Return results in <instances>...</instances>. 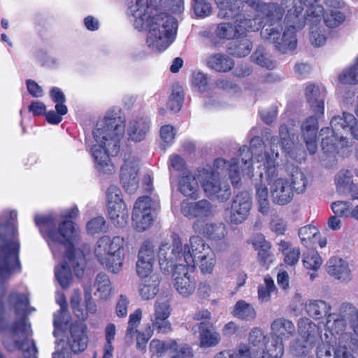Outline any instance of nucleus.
Instances as JSON below:
<instances>
[{"instance_id":"obj_1","label":"nucleus","mask_w":358,"mask_h":358,"mask_svg":"<svg viewBox=\"0 0 358 358\" xmlns=\"http://www.w3.org/2000/svg\"><path fill=\"white\" fill-rule=\"evenodd\" d=\"M294 132L287 125L282 124L279 129V138L282 150L291 158L296 161L301 162L305 159V152L301 147L296 146L293 142ZM278 137H272L269 148H266L262 141L259 137L252 138L250 141V149L247 146L240 148V157L238 167L241 173L248 177L254 176L252 166V160L257 164V173L262 182H268L270 186L271 197L273 203L279 205H285L289 203L293 196V191L289 182L283 178H278L279 163Z\"/></svg>"},{"instance_id":"obj_2","label":"nucleus","mask_w":358,"mask_h":358,"mask_svg":"<svg viewBox=\"0 0 358 358\" xmlns=\"http://www.w3.org/2000/svg\"><path fill=\"white\" fill-rule=\"evenodd\" d=\"M35 222L54 257L64 251V262L55 266V275L62 288L69 287L72 281L70 267L78 278H81L86 264L83 252L76 247L78 231L75 223L64 220L56 227V219L53 215H37Z\"/></svg>"},{"instance_id":"obj_3","label":"nucleus","mask_w":358,"mask_h":358,"mask_svg":"<svg viewBox=\"0 0 358 358\" xmlns=\"http://www.w3.org/2000/svg\"><path fill=\"white\" fill-rule=\"evenodd\" d=\"M228 173L233 185H238L241 180L238 159L227 162L224 159L215 161L213 169H199L195 172L186 171L180 176L178 188L185 196L197 197L199 184L207 196L220 201L228 200L231 196L229 185L221 181V177Z\"/></svg>"},{"instance_id":"obj_4","label":"nucleus","mask_w":358,"mask_h":358,"mask_svg":"<svg viewBox=\"0 0 358 358\" xmlns=\"http://www.w3.org/2000/svg\"><path fill=\"white\" fill-rule=\"evenodd\" d=\"M127 15L136 29H148L146 44L152 51L163 52L174 41L178 21L166 13H153L148 0H132Z\"/></svg>"},{"instance_id":"obj_5","label":"nucleus","mask_w":358,"mask_h":358,"mask_svg":"<svg viewBox=\"0 0 358 358\" xmlns=\"http://www.w3.org/2000/svg\"><path fill=\"white\" fill-rule=\"evenodd\" d=\"M125 131V118L118 108L109 110L97 122L93 131L94 143L91 148L96 169L103 173H111L114 167L110 157L117 155Z\"/></svg>"},{"instance_id":"obj_6","label":"nucleus","mask_w":358,"mask_h":358,"mask_svg":"<svg viewBox=\"0 0 358 358\" xmlns=\"http://www.w3.org/2000/svg\"><path fill=\"white\" fill-rule=\"evenodd\" d=\"M347 322L358 335V312L355 306L345 304L341 308V315H330L327 323L336 347L331 346L329 341L322 342L317 348V358H356L348 348H354L357 341L346 331Z\"/></svg>"},{"instance_id":"obj_7","label":"nucleus","mask_w":358,"mask_h":358,"mask_svg":"<svg viewBox=\"0 0 358 358\" xmlns=\"http://www.w3.org/2000/svg\"><path fill=\"white\" fill-rule=\"evenodd\" d=\"M6 306L14 309L20 317L12 327L13 345L6 344L9 350L17 349L22 352L24 358H37L38 350L31 338L32 330L26 315L29 313V299L27 294L13 292L9 294L6 301L1 302V308Z\"/></svg>"},{"instance_id":"obj_8","label":"nucleus","mask_w":358,"mask_h":358,"mask_svg":"<svg viewBox=\"0 0 358 358\" xmlns=\"http://www.w3.org/2000/svg\"><path fill=\"white\" fill-rule=\"evenodd\" d=\"M17 213L4 210L1 215V297L6 285L3 281L10 279L22 270L19 260L20 243L17 232Z\"/></svg>"},{"instance_id":"obj_9","label":"nucleus","mask_w":358,"mask_h":358,"mask_svg":"<svg viewBox=\"0 0 358 358\" xmlns=\"http://www.w3.org/2000/svg\"><path fill=\"white\" fill-rule=\"evenodd\" d=\"M276 6L278 10L281 11V15L279 18L275 16L272 18L267 17L266 11L257 10L260 13V20L262 24L264 23L261 31L262 38L268 42L273 43L276 49L282 53L294 50L297 45V38L296 31L302 28L296 27L294 23H289L285 17V29L281 34V27L278 24V22L282 19L284 14V8H280L278 3H268Z\"/></svg>"},{"instance_id":"obj_10","label":"nucleus","mask_w":358,"mask_h":358,"mask_svg":"<svg viewBox=\"0 0 358 358\" xmlns=\"http://www.w3.org/2000/svg\"><path fill=\"white\" fill-rule=\"evenodd\" d=\"M301 6H296L294 0H281L280 8L287 9L286 20L294 23L298 28H303L306 23L322 21L324 8L320 0H299Z\"/></svg>"},{"instance_id":"obj_11","label":"nucleus","mask_w":358,"mask_h":358,"mask_svg":"<svg viewBox=\"0 0 358 358\" xmlns=\"http://www.w3.org/2000/svg\"><path fill=\"white\" fill-rule=\"evenodd\" d=\"M183 261L193 269L198 265L202 273H211L216 264L215 254L210 246L200 236L190 237L183 245Z\"/></svg>"},{"instance_id":"obj_12","label":"nucleus","mask_w":358,"mask_h":358,"mask_svg":"<svg viewBox=\"0 0 358 358\" xmlns=\"http://www.w3.org/2000/svg\"><path fill=\"white\" fill-rule=\"evenodd\" d=\"M123 238L108 236L100 238L94 248V255L100 264L113 273L120 271L124 259Z\"/></svg>"},{"instance_id":"obj_13","label":"nucleus","mask_w":358,"mask_h":358,"mask_svg":"<svg viewBox=\"0 0 358 358\" xmlns=\"http://www.w3.org/2000/svg\"><path fill=\"white\" fill-rule=\"evenodd\" d=\"M294 323L285 317L275 319L271 324V333L266 344V350L272 358H281L284 354L283 340L295 334Z\"/></svg>"},{"instance_id":"obj_14","label":"nucleus","mask_w":358,"mask_h":358,"mask_svg":"<svg viewBox=\"0 0 358 358\" xmlns=\"http://www.w3.org/2000/svg\"><path fill=\"white\" fill-rule=\"evenodd\" d=\"M229 18H236L234 24L231 22H222L217 25L215 34L220 39L230 40L235 37L244 35L246 31L258 30L262 24L260 20V13L255 10L253 18H246L245 15L240 13Z\"/></svg>"},{"instance_id":"obj_15","label":"nucleus","mask_w":358,"mask_h":358,"mask_svg":"<svg viewBox=\"0 0 358 358\" xmlns=\"http://www.w3.org/2000/svg\"><path fill=\"white\" fill-rule=\"evenodd\" d=\"M218 8L219 17H230L237 15L240 10H243L245 5H248L255 10H264L267 17L272 18L275 16L279 18L281 11L273 4H266L261 0H215Z\"/></svg>"},{"instance_id":"obj_16","label":"nucleus","mask_w":358,"mask_h":358,"mask_svg":"<svg viewBox=\"0 0 358 358\" xmlns=\"http://www.w3.org/2000/svg\"><path fill=\"white\" fill-rule=\"evenodd\" d=\"M159 264L164 272L182 268L185 266L183 261V245L179 238H174L171 242H162L158 248Z\"/></svg>"},{"instance_id":"obj_17","label":"nucleus","mask_w":358,"mask_h":358,"mask_svg":"<svg viewBox=\"0 0 358 358\" xmlns=\"http://www.w3.org/2000/svg\"><path fill=\"white\" fill-rule=\"evenodd\" d=\"M297 329L299 338L292 343L291 350L297 355L306 354L313 349L320 338L319 329L306 317L299 319Z\"/></svg>"},{"instance_id":"obj_18","label":"nucleus","mask_w":358,"mask_h":358,"mask_svg":"<svg viewBox=\"0 0 358 358\" xmlns=\"http://www.w3.org/2000/svg\"><path fill=\"white\" fill-rule=\"evenodd\" d=\"M155 202L149 196L139 197L136 201L132 212V225L139 231L149 229L153 223Z\"/></svg>"},{"instance_id":"obj_19","label":"nucleus","mask_w":358,"mask_h":358,"mask_svg":"<svg viewBox=\"0 0 358 358\" xmlns=\"http://www.w3.org/2000/svg\"><path fill=\"white\" fill-rule=\"evenodd\" d=\"M171 310L170 301L166 297H159L155 302L150 321L152 327L158 333L167 334L171 331V324L169 320Z\"/></svg>"},{"instance_id":"obj_20","label":"nucleus","mask_w":358,"mask_h":358,"mask_svg":"<svg viewBox=\"0 0 358 358\" xmlns=\"http://www.w3.org/2000/svg\"><path fill=\"white\" fill-rule=\"evenodd\" d=\"M155 262V245L150 241H145L138 251L136 269L138 275L147 278L152 275Z\"/></svg>"},{"instance_id":"obj_21","label":"nucleus","mask_w":358,"mask_h":358,"mask_svg":"<svg viewBox=\"0 0 358 358\" xmlns=\"http://www.w3.org/2000/svg\"><path fill=\"white\" fill-rule=\"evenodd\" d=\"M138 162L131 154L125 155L124 163L120 169V179L124 188L129 194L136 192L138 186Z\"/></svg>"},{"instance_id":"obj_22","label":"nucleus","mask_w":358,"mask_h":358,"mask_svg":"<svg viewBox=\"0 0 358 358\" xmlns=\"http://www.w3.org/2000/svg\"><path fill=\"white\" fill-rule=\"evenodd\" d=\"M252 207V198L247 192L238 193L233 199L229 221L233 224L243 223L249 216Z\"/></svg>"},{"instance_id":"obj_23","label":"nucleus","mask_w":358,"mask_h":358,"mask_svg":"<svg viewBox=\"0 0 358 358\" xmlns=\"http://www.w3.org/2000/svg\"><path fill=\"white\" fill-rule=\"evenodd\" d=\"M180 212L189 219L196 218V221L203 222V219L213 215V206L211 203L206 199H201L198 201H191L185 199L180 204Z\"/></svg>"},{"instance_id":"obj_24","label":"nucleus","mask_w":358,"mask_h":358,"mask_svg":"<svg viewBox=\"0 0 358 358\" xmlns=\"http://www.w3.org/2000/svg\"><path fill=\"white\" fill-rule=\"evenodd\" d=\"M89 337L87 327L83 323H75L70 326L66 346L74 354L83 352L87 347Z\"/></svg>"},{"instance_id":"obj_25","label":"nucleus","mask_w":358,"mask_h":358,"mask_svg":"<svg viewBox=\"0 0 358 358\" xmlns=\"http://www.w3.org/2000/svg\"><path fill=\"white\" fill-rule=\"evenodd\" d=\"M304 94L313 113L320 117L324 115L326 89L322 84L307 83Z\"/></svg>"},{"instance_id":"obj_26","label":"nucleus","mask_w":358,"mask_h":358,"mask_svg":"<svg viewBox=\"0 0 358 358\" xmlns=\"http://www.w3.org/2000/svg\"><path fill=\"white\" fill-rule=\"evenodd\" d=\"M188 266L172 272L173 285L177 292L183 297L191 296L196 289V280L187 271Z\"/></svg>"},{"instance_id":"obj_27","label":"nucleus","mask_w":358,"mask_h":358,"mask_svg":"<svg viewBox=\"0 0 358 358\" xmlns=\"http://www.w3.org/2000/svg\"><path fill=\"white\" fill-rule=\"evenodd\" d=\"M194 334L199 333V346L202 348H211L217 345L220 341V335L218 332L207 327L205 322H198L187 327Z\"/></svg>"},{"instance_id":"obj_28","label":"nucleus","mask_w":358,"mask_h":358,"mask_svg":"<svg viewBox=\"0 0 358 358\" xmlns=\"http://www.w3.org/2000/svg\"><path fill=\"white\" fill-rule=\"evenodd\" d=\"M193 229L195 231L203 234L213 241L223 240L227 234V229L222 222H194Z\"/></svg>"},{"instance_id":"obj_29","label":"nucleus","mask_w":358,"mask_h":358,"mask_svg":"<svg viewBox=\"0 0 358 358\" xmlns=\"http://www.w3.org/2000/svg\"><path fill=\"white\" fill-rule=\"evenodd\" d=\"M327 272L335 279L348 282L351 280V271L348 263L338 257H331L327 263Z\"/></svg>"},{"instance_id":"obj_30","label":"nucleus","mask_w":358,"mask_h":358,"mask_svg":"<svg viewBox=\"0 0 358 358\" xmlns=\"http://www.w3.org/2000/svg\"><path fill=\"white\" fill-rule=\"evenodd\" d=\"M318 118L314 114V116L306 118L301 124L302 136L306 148L311 155L315 154L317 149L316 134L318 129Z\"/></svg>"},{"instance_id":"obj_31","label":"nucleus","mask_w":358,"mask_h":358,"mask_svg":"<svg viewBox=\"0 0 358 358\" xmlns=\"http://www.w3.org/2000/svg\"><path fill=\"white\" fill-rule=\"evenodd\" d=\"M150 121L148 117L134 118L127 124V134L130 141L141 142L150 130Z\"/></svg>"},{"instance_id":"obj_32","label":"nucleus","mask_w":358,"mask_h":358,"mask_svg":"<svg viewBox=\"0 0 358 358\" xmlns=\"http://www.w3.org/2000/svg\"><path fill=\"white\" fill-rule=\"evenodd\" d=\"M346 304L352 306L351 303H346ZM343 305H345V303H343L341 306L340 308H341V307ZM352 306H354L352 305ZM330 310H331V306L328 303H327L325 301H321V300L309 301L306 304V310L307 313L308 314L309 316H310L315 319H320V318L327 315V321H328L330 315H341V309H339L338 314H335V313L330 314V313H329ZM326 323H327V322H326ZM325 326H326L327 330L331 334V331L327 328V324H325Z\"/></svg>"},{"instance_id":"obj_33","label":"nucleus","mask_w":358,"mask_h":358,"mask_svg":"<svg viewBox=\"0 0 358 358\" xmlns=\"http://www.w3.org/2000/svg\"><path fill=\"white\" fill-rule=\"evenodd\" d=\"M108 213L110 220L115 226L122 228L127 225L129 213L124 202L108 206Z\"/></svg>"},{"instance_id":"obj_34","label":"nucleus","mask_w":358,"mask_h":358,"mask_svg":"<svg viewBox=\"0 0 358 358\" xmlns=\"http://www.w3.org/2000/svg\"><path fill=\"white\" fill-rule=\"evenodd\" d=\"M159 278L157 275L145 278L138 285V294L143 300L153 299L159 292Z\"/></svg>"},{"instance_id":"obj_35","label":"nucleus","mask_w":358,"mask_h":358,"mask_svg":"<svg viewBox=\"0 0 358 358\" xmlns=\"http://www.w3.org/2000/svg\"><path fill=\"white\" fill-rule=\"evenodd\" d=\"M207 65L215 71L227 72L233 69L234 63L233 59L228 55L222 53H216L208 57Z\"/></svg>"},{"instance_id":"obj_36","label":"nucleus","mask_w":358,"mask_h":358,"mask_svg":"<svg viewBox=\"0 0 358 358\" xmlns=\"http://www.w3.org/2000/svg\"><path fill=\"white\" fill-rule=\"evenodd\" d=\"M93 287L95 289L94 294L99 299L107 300L112 292V285L108 275L99 273L96 275Z\"/></svg>"},{"instance_id":"obj_37","label":"nucleus","mask_w":358,"mask_h":358,"mask_svg":"<svg viewBox=\"0 0 358 358\" xmlns=\"http://www.w3.org/2000/svg\"><path fill=\"white\" fill-rule=\"evenodd\" d=\"M268 338L263 331L258 327L252 329L248 335L249 344L254 348L251 349L253 354H257L260 350L262 354L267 353L266 344Z\"/></svg>"},{"instance_id":"obj_38","label":"nucleus","mask_w":358,"mask_h":358,"mask_svg":"<svg viewBox=\"0 0 358 358\" xmlns=\"http://www.w3.org/2000/svg\"><path fill=\"white\" fill-rule=\"evenodd\" d=\"M278 250L283 255L285 264L292 266L299 259L301 252L299 248L292 246L290 242L281 240L278 244Z\"/></svg>"},{"instance_id":"obj_39","label":"nucleus","mask_w":358,"mask_h":358,"mask_svg":"<svg viewBox=\"0 0 358 358\" xmlns=\"http://www.w3.org/2000/svg\"><path fill=\"white\" fill-rule=\"evenodd\" d=\"M231 313L235 317L248 321L252 320L256 317V311L252 305L243 300L236 303Z\"/></svg>"},{"instance_id":"obj_40","label":"nucleus","mask_w":358,"mask_h":358,"mask_svg":"<svg viewBox=\"0 0 358 358\" xmlns=\"http://www.w3.org/2000/svg\"><path fill=\"white\" fill-rule=\"evenodd\" d=\"M259 184L255 183L256 187V197L259 203V210L262 214H267L269 210V200H268V192L266 187L268 182L264 180L262 182L260 178Z\"/></svg>"},{"instance_id":"obj_41","label":"nucleus","mask_w":358,"mask_h":358,"mask_svg":"<svg viewBox=\"0 0 358 358\" xmlns=\"http://www.w3.org/2000/svg\"><path fill=\"white\" fill-rule=\"evenodd\" d=\"M320 22L308 23L310 25L309 41L315 47H321L326 43L327 34L322 26H318Z\"/></svg>"},{"instance_id":"obj_42","label":"nucleus","mask_w":358,"mask_h":358,"mask_svg":"<svg viewBox=\"0 0 358 358\" xmlns=\"http://www.w3.org/2000/svg\"><path fill=\"white\" fill-rule=\"evenodd\" d=\"M252 44L250 39L242 38L231 43L229 47V51L231 55L242 57L249 55L252 50Z\"/></svg>"},{"instance_id":"obj_43","label":"nucleus","mask_w":358,"mask_h":358,"mask_svg":"<svg viewBox=\"0 0 358 358\" xmlns=\"http://www.w3.org/2000/svg\"><path fill=\"white\" fill-rule=\"evenodd\" d=\"M298 234L301 243L309 247L317 241L320 236V231L316 227L309 224L300 228Z\"/></svg>"},{"instance_id":"obj_44","label":"nucleus","mask_w":358,"mask_h":358,"mask_svg":"<svg viewBox=\"0 0 358 358\" xmlns=\"http://www.w3.org/2000/svg\"><path fill=\"white\" fill-rule=\"evenodd\" d=\"M292 190L302 193L306 189L308 180L305 174L299 167H293L289 173Z\"/></svg>"},{"instance_id":"obj_45","label":"nucleus","mask_w":358,"mask_h":358,"mask_svg":"<svg viewBox=\"0 0 358 358\" xmlns=\"http://www.w3.org/2000/svg\"><path fill=\"white\" fill-rule=\"evenodd\" d=\"M338 80L343 84H358V56L352 65L340 73Z\"/></svg>"},{"instance_id":"obj_46","label":"nucleus","mask_w":358,"mask_h":358,"mask_svg":"<svg viewBox=\"0 0 358 358\" xmlns=\"http://www.w3.org/2000/svg\"><path fill=\"white\" fill-rule=\"evenodd\" d=\"M251 58L255 64L262 67L273 69L275 66V64L271 59L270 55L263 47H258L251 56Z\"/></svg>"},{"instance_id":"obj_47","label":"nucleus","mask_w":358,"mask_h":358,"mask_svg":"<svg viewBox=\"0 0 358 358\" xmlns=\"http://www.w3.org/2000/svg\"><path fill=\"white\" fill-rule=\"evenodd\" d=\"M57 301L60 306V309L54 315V325L55 329H59L69 322V315L66 310L64 296L63 295H60L57 299Z\"/></svg>"},{"instance_id":"obj_48","label":"nucleus","mask_w":358,"mask_h":358,"mask_svg":"<svg viewBox=\"0 0 358 358\" xmlns=\"http://www.w3.org/2000/svg\"><path fill=\"white\" fill-rule=\"evenodd\" d=\"M322 19L327 27L335 28L341 25L345 20V15L339 10H329L324 12Z\"/></svg>"},{"instance_id":"obj_49","label":"nucleus","mask_w":358,"mask_h":358,"mask_svg":"<svg viewBox=\"0 0 358 358\" xmlns=\"http://www.w3.org/2000/svg\"><path fill=\"white\" fill-rule=\"evenodd\" d=\"M275 290L273 280L266 276L264 282L258 287V299L261 302H266L270 299L271 295Z\"/></svg>"},{"instance_id":"obj_50","label":"nucleus","mask_w":358,"mask_h":358,"mask_svg":"<svg viewBox=\"0 0 358 358\" xmlns=\"http://www.w3.org/2000/svg\"><path fill=\"white\" fill-rule=\"evenodd\" d=\"M50 96L52 101L55 103V110L60 114H66L68 109L64 104L66 97L61 89L54 87L50 91Z\"/></svg>"},{"instance_id":"obj_51","label":"nucleus","mask_w":358,"mask_h":358,"mask_svg":"<svg viewBox=\"0 0 358 358\" xmlns=\"http://www.w3.org/2000/svg\"><path fill=\"white\" fill-rule=\"evenodd\" d=\"M175 346L174 340L161 341L152 340L150 344V351L157 357H162L166 352H171V348Z\"/></svg>"},{"instance_id":"obj_52","label":"nucleus","mask_w":358,"mask_h":358,"mask_svg":"<svg viewBox=\"0 0 358 358\" xmlns=\"http://www.w3.org/2000/svg\"><path fill=\"white\" fill-rule=\"evenodd\" d=\"M183 99L182 88L178 86L174 87L167 103L168 108L173 112L179 111L182 107Z\"/></svg>"},{"instance_id":"obj_53","label":"nucleus","mask_w":358,"mask_h":358,"mask_svg":"<svg viewBox=\"0 0 358 358\" xmlns=\"http://www.w3.org/2000/svg\"><path fill=\"white\" fill-rule=\"evenodd\" d=\"M142 317V310L137 308L130 314L127 329V336L133 338L137 333L138 327L140 324Z\"/></svg>"},{"instance_id":"obj_54","label":"nucleus","mask_w":358,"mask_h":358,"mask_svg":"<svg viewBox=\"0 0 358 358\" xmlns=\"http://www.w3.org/2000/svg\"><path fill=\"white\" fill-rule=\"evenodd\" d=\"M322 264V259L317 252L312 250L306 254L303 259L305 268L310 270H317Z\"/></svg>"},{"instance_id":"obj_55","label":"nucleus","mask_w":358,"mask_h":358,"mask_svg":"<svg viewBox=\"0 0 358 358\" xmlns=\"http://www.w3.org/2000/svg\"><path fill=\"white\" fill-rule=\"evenodd\" d=\"M352 175L348 170L340 171L335 177L336 189L341 194L345 191L346 187L352 182Z\"/></svg>"},{"instance_id":"obj_56","label":"nucleus","mask_w":358,"mask_h":358,"mask_svg":"<svg viewBox=\"0 0 358 358\" xmlns=\"http://www.w3.org/2000/svg\"><path fill=\"white\" fill-rule=\"evenodd\" d=\"M352 203L348 201H338L332 203L331 209L338 217L350 218Z\"/></svg>"},{"instance_id":"obj_57","label":"nucleus","mask_w":358,"mask_h":358,"mask_svg":"<svg viewBox=\"0 0 358 358\" xmlns=\"http://www.w3.org/2000/svg\"><path fill=\"white\" fill-rule=\"evenodd\" d=\"M192 82L193 85L198 89V90L203 93L208 90V78L206 74L198 71L192 73Z\"/></svg>"},{"instance_id":"obj_58","label":"nucleus","mask_w":358,"mask_h":358,"mask_svg":"<svg viewBox=\"0 0 358 358\" xmlns=\"http://www.w3.org/2000/svg\"><path fill=\"white\" fill-rule=\"evenodd\" d=\"M171 353H174L177 358H192L194 356L192 349L185 343H178L175 341V346L171 348Z\"/></svg>"},{"instance_id":"obj_59","label":"nucleus","mask_w":358,"mask_h":358,"mask_svg":"<svg viewBox=\"0 0 358 358\" xmlns=\"http://www.w3.org/2000/svg\"><path fill=\"white\" fill-rule=\"evenodd\" d=\"M193 7L195 14L199 17L208 16L212 12L211 4L207 0H194Z\"/></svg>"},{"instance_id":"obj_60","label":"nucleus","mask_w":358,"mask_h":358,"mask_svg":"<svg viewBox=\"0 0 358 358\" xmlns=\"http://www.w3.org/2000/svg\"><path fill=\"white\" fill-rule=\"evenodd\" d=\"M105 219L102 216L90 220L86 224L87 233L92 235L101 232L105 227Z\"/></svg>"},{"instance_id":"obj_61","label":"nucleus","mask_w":358,"mask_h":358,"mask_svg":"<svg viewBox=\"0 0 358 358\" xmlns=\"http://www.w3.org/2000/svg\"><path fill=\"white\" fill-rule=\"evenodd\" d=\"M106 199L108 206L110 204L116 205L120 202H124L122 197L120 189L115 185H111L108 188L106 192Z\"/></svg>"},{"instance_id":"obj_62","label":"nucleus","mask_w":358,"mask_h":358,"mask_svg":"<svg viewBox=\"0 0 358 358\" xmlns=\"http://www.w3.org/2000/svg\"><path fill=\"white\" fill-rule=\"evenodd\" d=\"M176 131L174 128L171 125H164L162 127L160 130V137L163 141L164 146H169L175 139Z\"/></svg>"},{"instance_id":"obj_63","label":"nucleus","mask_w":358,"mask_h":358,"mask_svg":"<svg viewBox=\"0 0 358 358\" xmlns=\"http://www.w3.org/2000/svg\"><path fill=\"white\" fill-rule=\"evenodd\" d=\"M231 358H252L253 352L246 344H241L230 350Z\"/></svg>"},{"instance_id":"obj_64","label":"nucleus","mask_w":358,"mask_h":358,"mask_svg":"<svg viewBox=\"0 0 358 358\" xmlns=\"http://www.w3.org/2000/svg\"><path fill=\"white\" fill-rule=\"evenodd\" d=\"M129 303L130 301L127 296H119L115 305V314L118 317H125L127 315Z\"/></svg>"}]
</instances>
